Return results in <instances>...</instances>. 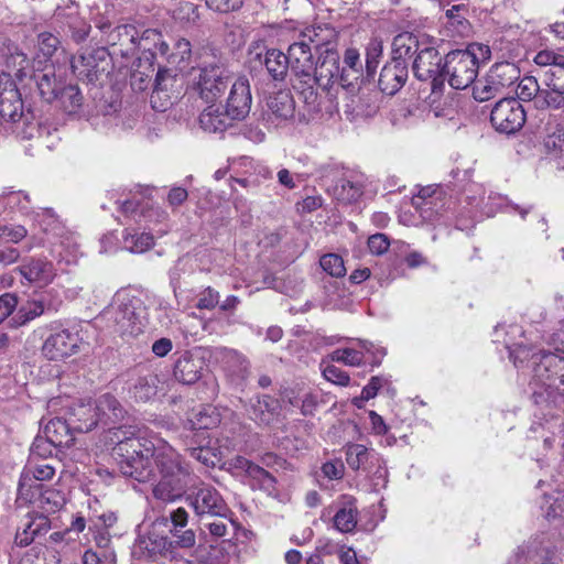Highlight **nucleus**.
Segmentation results:
<instances>
[{
	"instance_id": "72a5a7b5",
	"label": "nucleus",
	"mask_w": 564,
	"mask_h": 564,
	"mask_svg": "<svg viewBox=\"0 0 564 564\" xmlns=\"http://www.w3.org/2000/svg\"><path fill=\"white\" fill-rule=\"evenodd\" d=\"M72 422L74 423V430L79 432H89L96 427L100 420L94 402H82L74 406Z\"/></svg>"
},
{
	"instance_id": "c03bdc74",
	"label": "nucleus",
	"mask_w": 564,
	"mask_h": 564,
	"mask_svg": "<svg viewBox=\"0 0 564 564\" xmlns=\"http://www.w3.org/2000/svg\"><path fill=\"white\" fill-rule=\"evenodd\" d=\"M29 69V58L24 53L15 48L6 56V70L0 75L8 74L11 80H13V76L21 80L26 76Z\"/></svg>"
},
{
	"instance_id": "0e129e2a",
	"label": "nucleus",
	"mask_w": 564,
	"mask_h": 564,
	"mask_svg": "<svg viewBox=\"0 0 564 564\" xmlns=\"http://www.w3.org/2000/svg\"><path fill=\"white\" fill-rule=\"evenodd\" d=\"M188 518L189 514L186 511V509L183 507H178L172 510L169 517H162L156 519V522H160L163 525H166L170 522L171 527L186 528L188 524Z\"/></svg>"
},
{
	"instance_id": "aec40b11",
	"label": "nucleus",
	"mask_w": 564,
	"mask_h": 564,
	"mask_svg": "<svg viewBox=\"0 0 564 564\" xmlns=\"http://www.w3.org/2000/svg\"><path fill=\"white\" fill-rule=\"evenodd\" d=\"M408 66L405 62L391 61L383 66L379 76V88L387 95H394L405 84Z\"/></svg>"
},
{
	"instance_id": "bb28decb",
	"label": "nucleus",
	"mask_w": 564,
	"mask_h": 564,
	"mask_svg": "<svg viewBox=\"0 0 564 564\" xmlns=\"http://www.w3.org/2000/svg\"><path fill=\"white\" fill-rule=\"evenodd\" d=\"M96 411L100 423L104 425H110L118 423L124 417L126 410L122 408L120 402L110 393H105L98 397L94 401Z\"/></svg>"
},
{
	"instance_id": "6e6d98bb",
	"label": "nucleus",
	"mask_w": 564,
	"mask_h": 564,
	"mask_svg": "<svg viewBox=\"0 0 564 564\" xmlns=\"http://www.w3.org/2000/svg\"><path fill=\"white\" fill-rule=\"evenodd\" d=\"M491 80L490 74L488 73L484 80H480L474 86L473 94L476 100L482 102L502 94L498 85L492 84Z\"/></svg>"
},
{
	"instance_id": "7ed1b4c3",
	"label": "nucleus",
	"mask_w": 564,
	"mask_h": 564,
	"mask_svg": "<svg viewBox=\"0 0 564 564\" xmlns=\"http://www.w3.org/2000/svg\"><path fill=\"white\" fill-rule=\"evenodd\" d=\"M98 319L112 333L137 336L144 327L142 301L127 292H119Z\"/></svg>"
},
{
	"instance_id": "2f4dec72",
	"label": "nucleus",
	"mask_w": 564,
	"mask_h": 564,
	"mask_svg": "<svg viewBox=\"0 0 564 564\" xmlns=\"http://www.w3.org/2000/svg\"><path fill=\"white\" fill-rule=\"evenodd\" d=\"M564 107V84L555 79L546 82L541 87L540 95L536 98L535 108L538 109H561Z\"/></svg>"
},
{
	"instance_id": "09e8293b",
	"label": "nucleus",
	"mask_w": 564,
	"mask_h": 564,
	"mask_svg": "<svg viewBox=\"0 0 564 564\" xmlns=\"http://www.w3.org/2000/svg\"><path fill=\"white\" fill-rule=\"evenodd\" d=\"M3 205L11 212H18L29 215L31 212V200L26 193L22 191H12L2 195Z\"/></svg>"
},
{
	"instance_id": "58836bf2",
	"label": "nucleus",
	"mask_w": 564,
	"mask_h": 564,
	"mask_svg": "<svg viewBox=\"0 0 564 564\" xmlns=\"http://www.w3.org/2000/svg\"><path fill=\"white\" fill-rule=\"evenodd\" d=\"M491 83L498 85L503 93L506 88L511 87L520 78V69L510 62L495 64L490 70Z\"/></svg>"
},
{
	"instance_id": "6e6552de",
	"label": "nucleus",
	"mask_w": 564,
	"mask_h": 564,
	"mask_svg": "<svg viewBox=\"0 0 564 564\" xmlns=\"http://www.w3.org/2000/svg\"><path fill=\"white\" fill-rule=\"evenodd\" d=\"M356 346L338 348L329 354L328 358L333 362H341L349 367H359L369 361L372 366H379L386 350L383 348L375 347V345L368 340L356 339Z\"/></svg>"
},
{
	"instance_id": "20e7f679",
	"label": "nucleus",
	"mask_w": 564,
	"mask_h": 564,
	"mask_svg": "<svg viewBox=\"0 0 564 564\" xmlns=\"http://www.w3.org/2000/svg\"><path fill=\"white\" fill-rule=\"evenodd\" d=\"M490 48L488 45L474 43L467 50L449 52L443 65V75L448 78V84L454 89L469 87L478 75L479 59H488Z\"/></svg>"
},
{
	"instance_id": "603ef678",
	"label": "nucleus",
	"mask_w": 564,
	"mask_h": 564,
	"mask_svg": "<svg viewBox=\"0 0 564 564\" xmlns=\"http://www.w3.org/2000/svg\"><path fill=\"white\" fill-rule=\"evenodd\" d=\"M58 447L56 444L50 442L44 435H39L34 438L29 458L55 459L53 453Z\"/></svg>"
},
{
	"instance_id": "8fccbe9b",
	"label": "nucleus",
	"mask_w": 564,
	"mask_h": 564,
	"mask_svg": "<svg viewBox=\"0 0 564 564\" xmlns=\"http://www.w3.org/2000/svg\"><path fill=\"white\" fill-rule=\"evenodd\" d=\"M153 243V237L145 232L140 235L127 234L123 237V248L134 253H141L149 250Z\"/></svg>"
},
{
	"instance_id": "5701e85b",
	"label": "nucleus",
	"mask_w": 564,
	"mask_h": 564,
	"mask_svg": "<svg viewBox=\"0 0 564 564\" xmlns=\"http://www.w3.org/2000/svg\"><path fill=\"white\" fill-rule=\"evenodd\" d=\"M429 36L425 34H413L404 32L398 34L392 42V61L404 62L405 58L412 57L417 54L423 43L427 41Z\"/></svg>"
},
{
	"instance_id": "2eb2a0df",
	"label": "nucleus",
	"mask_w": 564,
	"mask_h": 564,
	"mask_svg": "<svg viewBox=\"0 0 564 564\" xmlns=\"http://www.w3.org/2000/svg\"><path fill=\"white\" fill-rule=\"evenodd\" d=\"M291 72L295 77L307 76L314 74V58L312 47L307 41L299 37L297 41L289 46L286 55Z\"/></svg>"
},
{
	"instance_id": "4468645a",
	"label": "nucleus",
	"mask_w": 564,
	"mask_h": 564,
	"mask_svg": "<svg viewBox=\"0 0 564 564\" xmlns=\"http://www.w3.org/2000/svg\"><path fill=\"white\" fill-rule=\"evenodd\" d=\"M345 455L346 463L352 470L362 469L365 471H371L376 466L379 470L384 464L379 453L362 444L348 443L345 446Z\"/></svg>"
},
{
	"instance_id": "338daca9",
	"label": "nucleus",
	"mask_w": 564,
	"mask_h": 564,
	"mask_svg": "<svg viewBox=\"0 0 564 564\" xmlns=\"http://www.w3.org/2000/svg\"><path fill=\"white\" fill-rule=\"evenodd\" d=\"M219 292L212 288H206L197 295L196 307L199 310H213L219 304Z\"/></svg>"
},
{
	"instance_id": "9b49d317",
	"label": "nucleus",
	"mask_w": 564,
	"mask_h": 564,
	"mask_svg": "<svg viewBox=\"0 0 564 564\" xmlns=\"http://www.w3.org/2000/svg\"><path fill=\"white\" fill-rule=\"evenodd\" d=\"M82 343L83 337L77 329H61L45 339L42 354L48 360L61 361L77 354Z\"/></svg>"
},
{
	"instance_id": "052dcab7",
	"label": "nucleus",
	"mask_w": 564,
	"mask_h": 564,
	"mask_svg": "<svg viewBox=\"0 0 564 564\" xmlns=\"http://www.w3.org/2000/svg\"><path fill=\"white\" fill-rule=\"evenodd\" d=\"M28 553H34L36 556L33 564H59L61 562L58 552L52 547L34 546Z\"/></svg>"
},
{
	"instance_id": "f03ea898",
	"label": "nucleus",
	"mask_w": 564,
	"mask_h": 564,
	"mask_svg": "<svg viewBox=\"0 0 564 564\" xmlns=\"http://www.w3.org/2000/svg\"><path fill=\"white\" fill-rule=\"evenodd\" d=\"M550 345L563 356L542 351L532 355L534 378L531 384L536 403L543 399L544 392L547 398L553 400L556 399V395L564 398V321L557 332L552 335Z\"/></svg>"
},
{
	"instance_id": "c9c22d12",
	"label": "nucleus",
	"mask_w": 564,
	"mask_h": 564,
	"mask_svg": "<svg viewBox=\"0 0 564 564\" xmlns=\"http://www.w3.org/2000/svg\"><path fill=\"white\" fill-rule=\"evenodd\" d=\"M33 492L34 498L29 502L35 503L40 509L43 510V512L46 513H55L56 511L61 510L66 501L64 494L54 488H47L42 491V486L40 485V489H36L35 487Z\"/></svg>"
},
{
	"instance_id": "f704fd0d",
	"label": "nucleus",
	"mask_w": 564,
	"mask_h": 564,
	"mask_svg": "<svg viewBox=\"0 0 564 564\" xmlns=\"http://www.w3.org/2000/svg\"><path fill=\"white\" fill-rule=\"evenodd\" d=\"M35 82L41 97L47 102L56 100L64 86L62 80L56 78L55 70L52 67H45L44 70L36 74Z\"/></svg>"
},
{
	"instance_id": "c85d7f7f",
	"label": "nucleus",
	"mask_w": 564,
	"mask_h": 564,
	"mask_svg": "<svg viewBox=\"0 0 564 564\" xmlns=\"http://www.w3.org/2000/svg\"><path fill=\"white\" fill-rule=\"evenodd\" d=\"M171 539L163 536L158 543L160 552H172L174 549H192L196 544V534L192 529L170 527Z\"/></svg>"
},
{
	"instance_id": "864d4df0",
	"label": "nucleus",
	"mask_w": 564,
	"mask_h": 564,
	"mask_svg": "<svg viewBox=\"0 0 564 564\" xmlns=\"http://www.w3.org/2000/svg\"><path fill=\"white\" fill-rule=\"evenodd\" d=\"M57 99L66 111L74 112L80 107L83 97L76 86L64 85Z\"/></svg>"
},
{
	"instance_id": "6ab92c4d",
	"label": "nucleus",
	"mask_w": 564,
	"mask_h": 564,
	"mask_svg": "<svg viewBox=\"0 0 564 564\" xmlns=\"http://www.w3.org/2000/svg\"><path fill=\"white\" fill-rule=\"evenodd\" d=\"M323 54L322 61L314 63V79L317 86L326 88L334 83L339 84V54L333 47H327Z\"/></svg>"
},
{
	"instance_id": "ddd939ff",
	"label": "nucleus",
	"mask_w": 564,
	"mask_h": 564,
	"mask_svg": "<svg viewBox=\"0 0 564 564\" xmlns=\"http://www.w3.org/2000/svg\"><path fill=\"white\" fill-rule=\"evenodd\" d=\"M251 91L246 77H237L229 85L225 109L235 120H243L251 109Z\"/></svg>"
},
{
	"instance_id": "412c9836",
	"label": "nucleus",
	"mask_w": 564,
	"mask_h": 564,
	"mask_svg": "<svg viewBox=\"0 0 564 564\" xmlns=\"http://www.w3.org/2000/svg\"><path fill=\"white\" fill-rule=\"evenodd\" d=\"M206 364L203 357L195 354L182 355L174 365V377L184 384L195 383L202 376Z\"/></svg>"
},
{
	"instance_id": "13d9d810",
	"label": "nucleus",
	"mask_w": 564,
	"mask_h": 564,
	"mask_svg": "<svg viewBox=\"0 0 564 564\" xmlns=\"http://www.w3.org/2000/svg\"><path fill=\"white\" fill-rule=\"evenodd\" d=\"M534 63L539 66H558L564 68V50H542L534 56Z\"/></svg>"
},
{
	"instance_id": "a18cd8bd",
	"label": "nucleus",
	"mask_w": 564,
	"mask_h": 564,
	"mask_svg": "<svg viewBox=\"0 0 564 564\" xmlns=\"http://www.w3.org/2000/svg\"><path fill=\"white\" fill-rule=\"evenodd\" d=\"M334 524L340 532H351L357 524V507L352 501L345 503L334 516Z\"/></svg>"
},
{
	"instance_id": "7c9ffc66",
	"label": "nucleus",
	"mask_w": 564,
	"mask_h": 564,
	"mask_svg": "<svg viewBox=\"0 0 564 564\" xmlns=\"http://www.w3.org/2000/svg\"><path fill=\"white\" fill-rule=\"evenodd\" d=\"M279 401L270 395L257 397L251 402L250 419L260 425H269L278 415Z\"/></svg>"
},
{
	"instance_id": "f257e3e1",
	"label": "nucleus",
	"mask_w": 564,
	"mask_h": 564,
	"mask_svg": "<svg viewBox=\"0 0 564 564\" xmlns=\"http://www.w3.org/2000/svg\"><path fill=\"white\" fill-rule=\"evenodd\" d=\"M107 443L120 458L121 473L140 482H152L156 500L174 502L183 497L191 480V467L166 442L135 437L122 427L109 429Z\"/></svg>"
},
{
	"instance_id": "e433bc0d",
	"label": "nucleus",
	"mask_w": 564,
	"mask_h": 564,
	"mask_svg": "<svg viewBox=\"0 0 564 564\" xmlns=\"http://www.w3.org/2000/svg\"><path fill=\"white\" fill-rule=\"evenodd\" d=\"M44 436H46L51 443L59 446H69L74 442L73 432L69 424L61 419L53 417L44 426Z\"/></svg>"
},
{
	"instance_id": "37998d69",
	"label": "nucleus",
	"mask_w": 564,
	"mask_h": 564,
	"mask_svg": "<svg viewBox=\"0 0 564 564\" xmlns=\"http://www.w3.org/2000/svg\"><path fill=\"white\" fill-rule=\"evenodd\" d=\"M269 75L273 79H283L290 68L286 55L279 50H268L263 61Z\"/></svg>"
},
{
	"instance_id": "de8ad7c7",
	"label": "nucleus",
	"mask_w": 564,
	"mask_h": 564,
	"mask_svg": "<svg viewBox=\"0 0 564 564\" xmlns=\"http://www.w3.org/2000/svg\"><path fill=\"white\" fill-rule=\"evenodd\" d=\"M175 77H176L175 68L174 69L163 68L158 72L156 77H155L154 91L151 95V104L154 109L163 110L164 105H161V107H158L156 99L161 97L160 96L161 93L167 91L169 88L173 86V83L175 82Z\"/></svg>"
},
{
	"instance_id": "ea45409f",
	"label": "nucleus",
	"mask_w": 564,
	"mask_h": 564,
	"mask_svg": "<svg viewBox=\"0 0 564 564\" xmlns=\"http://www.w3.org/2000/svg\"><path fill=\"white\" fill-rule=\"evenodd\" d=\"M159 377L154 373H148L139 377L130 389L131 397L138 402H147L158 393Z\"/></svg>"
},
{
	"instance_id": "393cba45",
	"label": "nucleus",
	"mask_w": 564,
	"mask_h": 564,
	"mask_svg": "<svg viewBox=\"0 0 564 564\" xmlns=\"http://www.w3.org/2000/svg\"><path fill=\"white\" fill-rule=\"evenodd\" d=\"M300 39L307 41L312 48L323 54L327 47L335 48L337 33L329 25H317L306 28L301 32Z\"/></svg>"
},
{
	"instance_id": "bf43d9fd",
	"label": "nucleus",
	"mask_w": 564,
	"mask_h": 564,
	"mask_svg": "<svg viewBox=\"0 0 564 564\" xmlns=\"http://www.w3.org/2000/svg\"><path fill=\"white\" fill-rule=\"evenodd\" d=\"M28 236V230L22 225L0 226V241L18 243Z\"/></svg>"
},
{
	"instance_id": "a19ab883",
	"label": "nucleus",
	"mask_w": 564,
	"mask_h": 564,
	"mask_svg": "<svg viewBox=\"0 0 564 564\" xmlns=\"http://www.w3.org/2000/svg\"><path fill=\"white\" fill-rule=\"evenodd\" d=\"M33 219L45 234H52L61 237L64 232V226L51 208H37L32 210Z\"/></svg>"
},
{
	"instance_id": "e2e57ef3",
	"label": "nucleus",
	"mask_w": 564,
	"mask_h": 564,
	"mask_svg": "<svg viewBox=\"0 0 564 564\" xmlns=\"http://www.w3.org/2000/svg\"><path fill=\"white\" fill-rule=\"evenodd\" d=\"M384 379L381 377H372L367 386L364 387L361 391V395L359 398H355L352 403L357 408L362 406L364 401H368L375 398L379 391V389L383 386Z\"/></svg>"
},
{
	"instance_id": "cd10ccee",
	"label": "nucleus",
	"mask_w": 564,
	"mask_h": 564,
	"mask_svg": "<svg viewBox=\"0 0 564 564\" xmlns=\"http://www.w3.org/2000/svg\"><path fill=\"white\" fill-rule=\"evenodd\" d=\"M297 76L294 79L293 88L299 94L300 98L306 105L307 110L313 113H318L322 110V97L317 94L314 74L307 76Z\"/></svg>"
},
{
	"instance_id": "a878e982",
	"label": "nucleus",
	"mask_w": 564,
	"mask_h": 564,
	"mask_svg": "<svg viewBox=\"0 0 564 564\" xmlns=\"http://www.w3.org/2000/svg\"><path fill=\"white\" fill-rule=\"evenodd\" d=\"M268 116L272 121H285L294 115V100L292 95L286 90H280L270 96L267 101Z\"/></svg>"
},
{
	"instance_id": "f8f14e48",
	"label": "nucleus",
	"mask_w": 564,
	"mask_h": 564,
	"mask_svg": "<svg viewBox=\"0 0 564 564\" xmlns=\"http://www.w3.org/2000/svg\"><path fill=\"white\" fill-rule=\"evenodd\" d=\"M0 116L3 120L13 123L28 121L21 94L8 74L0 75Z\"/></svg>"
},
{
	"instance_id": "9d476101",
	"label": "nucleus",
	"mask_w": 564,
	"mask_h": 564,
	"mask_svg": "<svg viewBox=\"0 0 564 564\" xmlns=\"http://www.w3.org/2000/svg\"><path fill=\"white\" fill-rule=\"evenodd\" d=\"M413 73L420 80H431L433 90L443 83L442 57L430 37L414 58Z\"/></svg>"
},
{
	"instance_id": "49530a36",
	"label": "nucleus",
	"mask_w": 564,
	"mask_h": 564,
	"mask_svg": "<svg viewBox=\"0 0 564 564\" xmlns=\"http://www.w3.org/2000/svg\"><path fill=\"white\" fill-rule=\"evenodd\" d=\"M192 50L189 41L178 39L174 44V50L169 54L167 62L175 70H184L191 59Z\"/></svg>"
},
{
	"instance_id": "f3484780",
	"label": "nucleus",
	"mask_w": 564,
	"mask_h": 564,
	"mask_svg": "<svg viewBox=\"0 0 564 564\" xmlns=\"http://www.w3.org/2000/svg\"><path fill=\"white\" fill-rule=\"evenodd\" d=\"M17 270L29 283H33L39 286L48 285L56 276L53 263L41 258H31Z\"/></svg>"
},
{
	"instance_id": "423d86ee",
	"label": "nucleus",
	"mask_w": 564,
	"mask_h": 564,
	"mask_svg": "<svg viewBox=\"0 0 564 564\" xmlns=\"http://www.w3.org/2000/svg\"><path fill=\"white\" fill-rule=\"evenodd\" d=\"M59 462L57 459L29 458L21 474L18 500L32 501L34 498L33 489H40L36 481L51 480L56 473Z\"/></svg>"
},
{
	"instance_id": "4be33fe9",
	"label": "nucleus",
	"mask_w": 564,
	"mask_h": 564,
	"mask_svg": "<svg viewBox=\"0 0 564 564\" xmlns=\"http://www.w3.org/2000/svg\"><path fill=\"white\" fill-rule=\"evenodd\" d=\"M412 205L423 223H434L443 207L441 193H431L429 188H424L413 197Z\"/></svg>"
},
{
	"instance_id": "69168bd1",
	"label": "nucleus",
	"mask_w": 564,
	"mask_h": 564,
	"mask_svg": "<svg viewBox=\"0 0 564 564\" xmlns=\"http://www.w3.org/2000/svg\"><path fill=\"white\" fill-rule=\"evenodd\" d=\"M191 456L207 467H214L220 460L218 454L210 447L192 448Z\"/></svg>"
},
{
	"instance_id": "39448f33",
	"label": "nucleus",
	"mask_w": 564,
	"mask_h": 564,
	"mask_svg": "<svg viewBox=\"0 0 564 564\" xmlns=\"http://www.w3.org/2000/svg\"><path fill=\"white\" fill-rule=\"evenodd\" d=\"M234 80V76L219 65L199 67L193 73V84L200 98L210 104L221 98Z\"/></svg>"
},
{
	"instance_id": "4c0bfd02",
	"label": "nucleus",
	"mask_w": 564,
	"mask_h": 564,
	"mask_svg": "<svg viewBox=\"0 0 564 564\" xmlns=\"http://www.w3.org/2000/svg\"><path fill=\"white\" fill-rule=\"evenodd\" d=\"M59 304L61 301H58L56 304H45L44 299L28 301L18 310L12 321L15 326H23L26 323L41 316L46 310H57Z\"/></svg>"
},
{
	"instance_id": "79ce46f5",
	"label": "nucleus",
	"mask_w": 564,
	"mask_h": 564,
	"mask_svg": "<svg viewBox=\"0 0 564 564\" xmlns=\"http://www.w3.org/2000/svg\"><path fill=\"white\" fill-rule=\"evenodd\" d=\"M223 360L227 369L231 372L234 380H243L249 371V361L247 358L234 349L224 348L221 350Z\"/></svg>"
},
{
	"instance_id": "4d7b16f0",
	"label": "nucleus",
	"mask_w": 564,
	"mask_h": 564,
	"mask_svg": "<svg viewBox=\"0 0 564 564\" xmlns=\"http://www.w3.org/2000/svg\"><path fill=\"white\" fill-rule=\"evenodd\" d=\"M319 264L322 269L332 276L340 278L346 274V267L340 256L328 253L321 258Z\"/></svg>"
},
{
	"instance_id": "b1692460",
	"label": "nucleus",
	"mask_w": 564,
	"mask_h": 564,
	"mask_svg": "<svg viewBox=\"0 0 564 564\" xmlns=\"http://www.w3.org/2000/svg\"><path fill=\"white\" fill-rule=\"evenodd\" d=\"M50 520L44 514L28 516L23 528L15 534V543L20 546L31 544L35 538L45 534L50 530Z\"/></svg>"
},
{
	"instance_id": "5fc2aeb1",
	"label": "nucleus",
	"mask_w": 564,
	"mask_h": 564,
	"mask_svg": "<svg viewBox=\"0 0 564 564\" xmlns=\"http://www.w3.org/2000/svg\"><path fill=\"white\" fill-rule=\"evenodd\" d=\"M335 194L339 200L350 203L357 200L361 194V186L347 178H341L335 187Z\"/></svg>"
},
{
	"instance_id": "473e14b6",
	"label": "nucleus",
	"mask_w": 564,
	"mask_h": 564,
	"mask_svg": "<svg viewBox=\"0 0 564 564\" xmlns=\"http://www.w3.org/2000/svg\"><path fill=\"white\" fill-rule=\"evenodd\" d=\"M468 9L465 4H456L445 11V28L451 36L464 37L470 33V23L467 20Z\"/></svg>"
},
{
	"instance_id": "c756f323",
	"label": "nucleus",
	"mask_w": 564,
	"mask_h": 564,
	"mask_svg": "<svg viewBox=\"0 0 564 564\" xmlns=\"http://www.w3.org/2000/svg\"><path fill=\"white\" fill-rule=\"evenodd\" d=\"M200 128L208 133L224 132L232 124L235 119L226 111H221L220 107L210 106L206 108L199 116Z\"/></svg>"
},
{
	"instance_id": "0eeeda50",
	"label": "nucleus",
	"mask_w": 564,
	"mask_h": 564,
	"mask_svg": "<svg viewBox=\"0 0 564 564\" xmlns=\"http://www.w3.org/2000/svg\"><path fill=\"white\" fill-rule=\"evenodd\" d=\"M185 501L199 518L209 516L226 518L229 508L221 495L210 485H200L194 488L186 497Z\"/></svg>"
},
{
	"instance_id": "dca6fc26",
	"label": "nucleus",
	"mask_w": 564,
	"mask_h": 564,
	"mask_svg": "<svg viewBox=\"0 0 564 564\" xmlns=\"http://www.w3.org/2000/svg\"><path fill=\"white\" fill-rule=\"evenodd\" d=\"M362 64L359 52L349 47L346 50L343 66H339V85L352 96L359 91Z\"/></svg>"
},
{
	"instance_id": "1a4fd4ad",
	"label": "nucleus",
	"mask_w": 564,
	"mask_h": 564,
	"mask_svg": "<svg viewBox=\"0 0 564 564\" xmlns=\"http://www.w3.org/2000/svg\"><path fill=\"white\" fill-rule=\"evenodd\" d=\"M525 119L523 106L514 98H502L490 113V121L495 129L507 134L519 131L525 123Z\"/></svg>"
},
{
	"instance_id": "3c124183",
	"label": "nucleus",
	"mask_w": 564,
	"mask_h": 564,
	"mask_svg": "<svg viewBox=\"0 0 564 564\" xmlns=\"http://www.w3.org/2000/svg\"><path fill=\"white\" fill-rule=\"evenodd\" d=\"M541 87L533 76L522 78L517 87V96L520 100L531 101L533 100L534 106L536 105L538 95H540Z\"/></svg>"
},
{
	"instance_id": "680f3d73",
	"label": "nucleus",
	"mask_w": 564,
	"mask_h": 564,
	"mask_svg": "<svg viewBox=\"0 0 564 564\" xmlns=\"http://www.w3.org/2000/svg\"><path fill=\"white\" fill-rule=\"evenodd\" d=\"M248 476L256 480L261 489L267 491L274 489L275 479L264 468L254 464Z\"/></svg>"
},
{
	"instance_id": "774afa93",
	"label": "nucleus",
	"mask_w": 564,
	"mask_h": 564,
	"mask_svg": "<svg viewBox=\"0 0 564 564\" xmlns=\"http://www.w3.org/2000/svg\"><path fill=\"white\" fill-rule=\"evenodd\" d=\"M323 376L327 381L338 386H347L350 380L346 371L332 364L323 368Z\"/></svg>"
},
{
	"instance_id": "a211bd4d",
	"label": "nucleus",
	"mask_w": 564,
	"mask_h": 564,
	"mask_svg": "<svg viewBox=\"0 0 564 564\" xmlns=\"http://www.w3.org/2000/svg\"><path fill=\"white\" fill-rule=\"evenodd\" d=\"M553 553L542 541L533 540L520 546L507 564H555Z\"/></svg>"
}]
</instances>
